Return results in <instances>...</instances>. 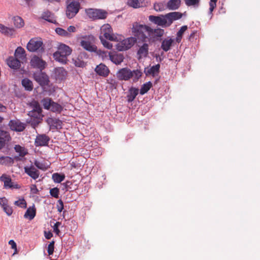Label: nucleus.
Listing matches in <instances>:
<instances>
[{
  "label": "nucleus",
  "instance_id": "obj_1",
  "mask_svg": "<svg viewBox=\"0 0 260 260\" xmlns=\"http://www.w3.org/2000/svg\"><path fill=\"white\" fill-rule=\"evenodd\" d=\"M132 34L142 42L147 40L154 42L159 40L165 34L164 29L159 27L152 28L150 26L137 22L133 23L131 28Z\"/></svg>",
  "mask_w": 260,
  "mask_h": 260
},
{
  "label": "nucleus",
  "instance_id": "obj_2",
  "mask_svg": "<svg viewBox=\"0 0 260 260\" xmlns=\"http://www.w3.org/2000/svg\"><path fill=\"white\" fill-rule=\"evenodd\" d=\"M182 16L181 13L173 12L165 15H150L148 18L149 20L154 24L166 28L170 26L174 21L180 19Z\"/></svg>",
  "mask_w": 260,
  "mask_h": 260
},
{
  "label": "nucleus",
  "instance_id": "obj_3",
  "mask_svg": "<svg viewBox=\"0 0 260 260\" xmlns=\"http://www.w3.org/2000/svg\"><path fill=\"white\" fill-rule=\"evenodd\" d=\"M30 106L32 109L28 113L30 117L28 122L32 126L35 127L41 122L43 116L42 114V110L39 103L37 101H32L30 103Z\"/></svg>",
  "mask_w": 260,
  "mask_h": 260
},
{
  "label": "nucleus",
  "instance_id": "obj_4",
  "mask_svg": "<svg viewBox=\"0 0 260 260\" xmlns=\"http://www.w3.org/2000/svg\"><path fill=\"white\" fill-rule=\"evenodd\" d=\"M142 72L139 70L132 71L127 68L120 69L116 73V77L119 80L128 81L133 77L134 81H137L142 76Z\"/></svg>",
  "mask_w": 260,
  "mask_h": 260
},
{
  "label": "nucleus",
  "instance_id": "obj_5",
  "mask_svg": "<svg viewBox=\"0 0 260 260\" xmlns=\"http://www.w3.org/2000/svg\"><path fill=\"white\" fill-rule=\"evenodd\" d=\"M43 45V43L41 38H34L28 42L26 48L29 52L43 51L44 50Z\"/></svg>",
  "mask_w": 260,
  "mask_h": 260
},
{
  "label": "nucleus",
  "instance_id": "obj_6",
  "mask_svg": "<svg viewBox=\"0 0 260 260\" xmlns=\"http://www.w3.org/2000/svg\"><path fill=\"white\" fill-rule=\"evenodd\" d=\"M137 39L138 38L134 36L123 40L116 45V49L119 51L127 50L134 45Z\"/></svg>",
  "mask_w": 260,
  "mask_h": 260
},
{
  "label": "nucleus",
  "instance_id": "obj_7",
  "mask_svg": "<svg viewBox=\"0 0 260 260\" xmlns=\"http://www.w3.org/2000/svg\"><path fill=\"white\" fill-rule=\"evenodd\" d=\"M80 8V4L78 1H72L68 2L66 12L67 17L69 19L75 17L78 13Z\"/></svg>",
  "mask_w": 260,
  "mask_h": 260
},
{
  "label": "nucleus",
  "instance_id": "obj_8",
  "mask_svg": "<svg viewBox=\"0 0 260 260\" xmlns=\"http://www.w3.org/2000/svg\"><path fill=\"white\" fill-rule=\"evenodd\" d=\"M101 36L111 41H116L117 37L113 33V30L109 24H104L101 28Z\"/></svg>",
  "mask_w": 260,
  "mask_h": 260
},
{
  "label": "nucleus",
  "instance_id": "obj_9",
  "mask_svg": "<svg viewBox=\"0 0 260 260\" xmlns=\"http://www.w3.org/2000/svg\"><path fill=\"white\" fill-rule=\"evenodd\" d=\"M87 16L93 19H105L107 17V12L103 10L88 9L86 10Z\"/></svg>",
  "mask_w": 260,
  "mask_h": 260
},
{
  "label": "nucleus",
  "instance_id": "obj_10",
  "mask_svg": "<svg viewBox=\"0 0 260 260\" xmlns=\"http://www.w3.org/2000/svg\"><path fill=\"white\" fill-rule=\"evenodd\" d=\"M83 38L84 40L80 42V45L88 51L95 52L97 48L91 42L94 40V37L92 36H89L88 37H85Z\"/></svg>",
  "mask_w": 260,
  "mask_h": 260
},
{
  "label": "nucleus",
  "instance_id": "obj_11",
  "mask_svg": "<svg viewBox=\"0 0 260 260\" xmlns=\"http://www.w3.org/2000/svg\"><path fill=\"white\" fill-rule=\"evenodd\" d=\"M35 80L42 86L47 85L49 82L47 75L42 72L36 73L34 74Z\"/></svg>",
  "mask_w": 260,
  "mask_h": 260
},
{
  "label": "nucleus",
  "instance_id": "obj_12",
  "mask_svg": "<svg viewBox=\"0 0 260 260\" xmlns=\"http://www.w3.org/2000/svg\"><path fill=\"white\" fill-rule=\"evenodd\" d=\"M50 138L46 134H39L35 141V145L37 147L46 146L48 145Z\"/></svg>",
  "mask_w": 260,
  "mask_h": 260
},
{
  "label": "nucleus",
  "instance_id": "obj_13",
  "mask_svg": "<svg viewBox=\"0 0 260 260\" xmlns=\"http://www.w3.org/2000/svg\"><path fill=\"white\" fill-rule=\"evenodd\" d=\"M30 63L34 68L39 69L40 70L45 68L46 62L41 57L34 55L31 58Z\"/></svg>",
  "mask_w": 260,
  "mask_h": 260
},
{
  "label": "nucleus",
  "instance_id": "obj_14",
  "mask_svg": "<svg viewBox=\"0 0 260 260\" xmlns=\"http://www.w3.org/2000/svg\"><path fill=\"white\" fill-rule=\"evenodd\" d=\"M9 126L11 130L19 132H22L25 128V124L18 119L11 120Z\"/></svg>",
  "mask_w": 260,
  "mask_h": 260
},
{
  "label": "nucleus",
  "instance_id": "obj_15",
  "mask_svg": "<svg viewBox=\"0 0 260 260\" xmlns=\"http://www.w3.org/2000/svg\"><path fill=\"white\" fill-rule=\"evenodd\" d=\"M11 139L10 134L6 131H2L0 133V150L5 147L7 143Z\"/></svg>",
  "mask_w": 260,
  "mask_h": 260
},
{
  "label": "nucleus",
  "instance_id": "obj_16",
  "mask_svg": "<svg viewBox=\"0 0 260 260\" xmlns=\"http://www.w3.org/2000/svg\"><path fill=\"white\" fill-rule=\"evenodd\" d=\"M0 32L8 37H13L16 34L14 28L6 26L2 23H0Z\"/></svg>",
  "mask_w": 260,
  "mask_h": 260
},
{
  "label": "nucleus",
  "instance_id": "obj_17",
  "mask_svg": "<svg viewBox=\"0 0 260 260\" xmlns=\"http://www.w3.org/2000/svg\"><path fill=\"white\" fill-rule=\"evenodd\" d=\"M95 71L99 75L103 77L107 76L110 72L108 67L103 63L97 66L95 69Z\"/></svg>",
  "mask_w": 260,
  "mask_h": 260
},
{
  "label": "nucleus",
  "instance_id": "obj_18",
  "mask_svg": "<svg viewBox=\"0 0 260 260\" xmlns=\"http://www.w3.org/2000/svg\"><path fill=\"white\" fill-rule=\"evenodd\" d=\"M41 18L52 23H56L54 14L49 10H46L42 13Z\"/></svg>",
  "mask_w": 260,
  "mask_h": 260
},
{
  "label": "nucleus",
  "instance_id": "obj_19",
  "mask_svg": "<svg viewBox=\"0 0 260 260\" xmlns=\"http://www.w3.org/2000/svg\"><path fill=\"white\" fill-rule=\"evenodd\" d=\"M25 173L34 179H37L39 176V172L34 166L25 167Z\"/></svg>",
  "mask_w": 260,
  "mask_h": 260
},
{
  "label": "nucleus",
  "instance_id": "obj_20",
  "mask_svg": "<svg viewBox=\"0 0 260 260\" xmlns=\"http://www.w3.org/2000/svg\"><path fill=\"white\" fill-rule=\"evenodd\" d=\"M9 67L13 69H19L21 66L20 60L16 57H10L7 60Z\"/></svg>",
  "mask_w": 260,
  "mask_h": 260
},
{
  "label": "nucleus",
  "instance_id": "obj_21",
  "mask_svg": "<svg viewBox=\"0 0 260 260\" xmlns=\"http://www.w3.org/2000/svg\"><path fill=\"white\" fill-rule=\"evenodd\" d=\"M56 52L67 57L71 54L72 49L68 46L63 44H61L59 45L58 50Z\"/></svg>",
  "mask_w": 260,
  "mask_h": 260
},
{
  "label": "nucleus",
  "instance_id": "obj_22",
  "mask_svg": "<svg viewBox=\"0 0 260 260\" xmlns=\"http://www.w3.org/2000/svg\"><path fill=\"white\" fill-rule=\"evenodd\" d=\"M139 93V89L135 87H131L129 89L128 94L126 96L127 101L128 103L132 102Z\"/></svg>",
  "mask_w": 260,
  "mask_h": 260
},
{
  "label": "nucleus",
  "instance_id": "obj_23",
  "mask_svg": "<svg viewBox=\"0 0 260 260\" xmlns=\"http://www.w3.org/2000/svg\"><path fill=\"white\" fill-rule=\"evenodd\" d=\"M180 4V0H170L167 3L166 7L170 10H176L179 8Z\"/></svg>",
  "mask_w": 260,
  "mask_h": 260
},
{
  "label": "nucleus",
  "instance_id": "obj_24",
  "mask_svg": "<svg viewBox=\"0 0 260 260\" xmlns=\"http://www.w3.org/2000/svg\"><path fill=\"white\" fill-rule=\"evenodd\" d=\"M0 180L4 182V185L5 188H12L13 182H12V179L9 176L5 174H3L0 177Z\"/></svg>",
  "mask_w": 260,
  "mask_h": 260
},
{
  "label": "nucleus",
  "instance_id": "obj_25",
  "mask_svg": "<svg viewBox=\"0 0 260 260\" xmlns=\"http://www.w3.org/2000/svg\"><path fill=\"white\" fill-rule=\"evenodd\" d=\"M36 214V209L34 205L32 207L27 208L26 211L25 212L24 217L25 218H28L30 220L34 219V218L35 217Z\"/></svg>",
  "mask_w": 260,
  "mask_h": 260
},
{
  "label": "nucleus",
  "instance_id": "obj_26",
  "mask_svg": "<svg viewBox=\"0 0 260 260\" xmlns=\"http://www.w3.org/2000/svg\"><path fill=\"white\" fill-rule=\"evenodd\" d=\"M14 55L20 60H23L26 58L25 51L22 47H18L15 50Z\"/></svg>",
  "mask_w": 260,
  "mask_h": 260
},
{
  "label": "nucleus",
  "instance_id": "obj_27",
  "mask_svg": "<svg viewBox=\"0 0 260 260\" xmlns=\"http://www.w3.org/2000/svg\"><path fill=\"white\" fill-rule=\"evenodd\" d=\"M160 65L159 64L153 66L149 69H145L144 72L146 75H151L154 76L155 75L158 73L159 71Z\"/></svg>",
  "mask_w": 260,
  "mask_h": 260
},
{
  "label": "nucleus",
  "instance_id": "obj_28",
  "mask_svg": "<svg viewBox=\"0 0 260 260\" xmlns=\"http://www.w3.org/2000/svg\"><path fill=\"white\" fill-rule=\"evenodd\" d=\"M148 45L147 43H144L137 52L139 58L146 57L148 54Z\"/></svg>",
  "mask_w": 260,
  "mask_h": 260
},
{
  "label": "nucleus",
  "instance_id": "obj_29",
  "mask_svg": "<svg viewBox=\"0 0 260 260\" xmlns=\"http://www.w3.org/2000/svg\"><path fill=\"white\" fill-rule=\"evenodd\" d=\"M173 42V40L171 38H166L161 42V49L167 52L170 49L171 46Z\"/></svg>",
  "mask_w": 260,
  "mask_h": 260
},
{
  "label": "nucleus",
  "instance_id": "obj_30",
  "mask_svg": "<svg viewBox=\"0 0 260 260\" xmlns=\"http://www.w3.org/2000/svg\"><path fill=\"white\" fill-rule=\"evenodd\" d=\"M110 59L112 62L116 64H120L123 62L124 57L121 54L110 55Z\"/></svg>",
  "mask_w": 260,
  "mask_h": 260
},
{
  "label": "nucleus",
  "instance_id": "obj_31",
  "mask_svg": "<svg viewBox=\"0 0 260 260\" xmlns=\"http://www.w3.org/2000/svg\"><path fill=\"white\" fill-rule=\"evenodd\" d=\"M21 83L25 89L27 91H31L33 89V84L31 80L28 78L22 80Z\"/></svg>",
  "mask_w": 260,
  "mask_h": 260
},
{
  "label": "nucleus",
  "instance_id": "obj_32",
  "mask_svg": "<svg viewBox=\"0 0 260 260\" xmlns=\"http://www.w3.org/2000/svg\"><path fill=\"white\" fill-rule=\"evenodd\" d=\"M14 150L19 153V156L20 157H24L28 153L27 150L19 145H16L14 146Z\"/></svg>",
  "mask_w": 260,
  "mask_h": 260
},
{
  "label": "nucleus",
  "instance_id": "obj_33",
  "mask_svg": "<svg viewBox=\"0 0 260 260\" xmlns=\"http://www.w3.org/2000/svg\"><path fill=\"white\" fill-rule=\"evenodd\" d=\"M13 23L15 26L20 28L24 25V22L23 19L18 16H14L13 18Z\"/></svg>",
  "mask_w": 260,
  "mask_h": 260
},
{
  "label": "nucleus",
  "instance_id": "obj_34",
  "mask_svg": "<svg viewBox=\"0 0 260 260\" xmlns=\"http://www.w3.org/2000/svg\"><path fill=\"white\" fill-rule=\"evenodd\" d=\"M53 57L55 60L63 64L66 63L67 61V56H64L63 55H62L57 52L54 53Z\"/></svg>",
  "mask_w": 260,
  "mask_h": 260
},
{
  "label": "nucleus",
  "instance_id": "obj_35",
  "mask_svg": "<svg viewBox=\"0 0 260 260\" xmlns=\"http://www.w3.org/2000/svg\"><path fill=\"white\" fill-rule=\"evenodd\" d=\"M52 178L55 183H60L65 178V175L63 174H59L58 173H55L52 174Z\"/></svg>",
  "mask_w": 260,
  "mask_h": 260
},
{
  "label": "nucleus",
  "instance_id": "obj_36",
  "mask_svg": "<svg viewBox=\"0 0 260 260\" xmlns=\"http://www.w3.org/2000/svg\"><path fill=\"white\" fill-rule=\"evenodd\" d=\"M34 165L38 169L43 171L46 170L48 168V165L45 162V161L36 160L34 161Z\"/></svg>",
  "mask_w": 260,
  "mask_h": 260
},
{
  "label": "nucleus",
  "instance_id": "obj_37",
  "mask_svg": "<svg viewBox=\"0 0 260 260\" xmlns=\"http://www.w3.org/2000/svg\"><path fill=\"white\" fill-rule=\"evenodd\" d=\"M166 5L164 2L155 3L154 4L153 8L157 12H161L166 10Z\"/></svg>",
  "mask_w": 260,
  "mask_h": 260
},
{
  "label": "nucleus",
  "instance_id": "obj_38",
  "mask_svg": "<svg viewBox=\"0 0 260 260\" xmlns=\"http://www.w3.org/2000/svg\"><path fill=\"white\" fill-rule=\"evenodd\" d=\"M187 26L186 25L182 26L179 31L177 32V37H176V42L178 43H180L181 41L182 36L184 32L187 30Z\"/></svg>",
  "mask_w": 260,
  "mask_h": 260
},
{
  "label": "nucleus",
  "instance_id": "obj_39",
  "mask_svg": "<svg viewBox=\"0 0 260 260\" xmlns=\"http://www.w3.org/2000/svg\"><path fill=\"white\" fill-rule=\"evenodd\" d=\"M50 109L53 112L60 113L63 109V107L59 104L53 101Z\"/></svg>",
  "mask_w": 260,
  "mask_h": 260
},
{
  "label": "nucleus",
  "instance_id": "obj_40",
  "mask_svg": "<svg viewBox=\"0 0 260 260\" xmlns=\"http://www.w3.org/2000/svg\"><path fill=\"white\" fill-rule=\"evenodd\" d=\"M152 86V83L150 82H147L145 84H144L140 91V93L141 95H143L146 92L148 91V90L150 89V88Z\"/></svg>",
  "mask_w": 260,
  "mask_h": 260
},
{
  "label": "nucleus",
  "instance_id": "obj_41",
  "mask_svg": "<svg viewBox=\"0 0 260 260\" xmlns=\"http://www.w3.org/2000/svg\"><path fill=\"white\" fill-rule=\"evenodd\" d=\"M127 4L129 7L135 9L142 7V3L139 0H127Z\"/></svg>",
  "mask_w": 260,
  "mask_h": 260
},
{
  "label": "nucleus",
  "instance_id": "obj_42",
  "mask_svg": "<svg viewBox=\"0 0 260 260\" xmlns=\"http://www.w3.org/2000/svg\"><path fill=\"white\" fill-rule=\"evenodd\" d=\"M13 159L9 156L0 157V164L7 165L8 164H13Z\"/></svg>",
  "mask_w": 260,
  "mask_h": 260
},
{
  "label": "nucleus",
  "instance_id": "obj_43",
  "mask_svg": "<svg viewBox=\"0 0 260 260\" xmlns=\"http://www.w3.org/2000/svg\"><path fill=\"white\" fill-rule=\"evenodd\" d=\"M52 102V100L49 98H44L41 101L44 108L47 110L50 109Z\"/></svg>",
  "mask_w": 260,
  "mask_h": 260
},
{
  "label": "nucleus",
  "instance_id": "obj_44",
  "mask_svg": "<svg viewBox=\"0 0 260 260\" xmlns=\"http://www.w3.org/2000/svg\"><path fill=\"white\" fill-rule=\"evenodd\" d=\"M14 204L15 205L22 208H26L27 206L26 202L23 198L16 201Z\"/></svg>",
  "mask_w": 260,
  "mask_h": 260
},
{
  "label": "nucleus",
  "instance_id": "obj_45",
  "mask_svg": "<svg viewBox=\"0 0 260 260\" xmlns=\"http://www.w3.org/2000/svg\"><path fill=\"white\" fill-rule=\"evenodd\" d=\"M55 31L58 35L60 36L66 37H70V34H69V32L67 30L63 29L61 28H56L55 29Z\"/></svg>",
  "mask_w": 260,
  "mask_h": 260
},
{
  "label": "nucleus",
  "instance_id": "obj_46",
  "mask_svg": "<svg viewBox=\"0 0 260 260\" xmlns=\"http://www.w3.org/2000/svg\"><path fill=\"white\" fill-rule=\"evenodd\" d=\"M100 39L103 46L108 49H111L112 48V44L107 41H106L102 36H100Z\"/></svg>",
  "mask_w": 260,
  "mask_h": 260
},
{
  "label": "nucleus",
  "instance_id": "obj_47",
  "mask_svg": "<svg viewBox=\"0 0 260 260\" xmlns=\"http://www.w3.org/2000/svg\"><path fill=\"white\" fill-rule=\"evenodd\" d=\"M59 190L57 187H54L50 190V195L56 199L59 198Z\"/></svg>",
  "mask_w": 260,
  "mask_h": 260
},
{
  "label": "nucleus",
  "instance_id": "obj_48",
  "mask_svg": "<svg viewBox=\"0 0 260 260\" xmlns=\"http://www.w3.org/2000/svg\"><path fill=\"white\" fill-rule=\"evenodd\" d=\"M184 2L187 6H198L199 5L200 0H184Z\"/></svg>",
  "mask_w": 260,
  "mask_h": 260
},
{
  "label": "nucleus",
  "instance_id": "obj_49",
  "mask_svg": "<svg viewBox=\"0 0 260 260\" xmlns=\"http://www.w3.org/2000/svg\"><path fill=\"white\" fill-rule=\"evenodd\" d=\"M2 208L6 214L9 216H11L13 212L12 207L9 206L8 204Z\"/></svg>",
  "mask_w": 260,
  "mask_h": 260
},
{
  "label": "nucleus",
  "instance_id": "obj_50",
  "mask_svg": "<svg viewBox=\"0 0 260 260\" xmlns=\"http://www.w3.org/2000/svg\"><path fill=\"white\" fill-rule=\"evenodd\" d=\"M54 241L51 242L48 246L47 252L49 255L53 254L54 249Z\"/></svg>",
  "mask_w": 260,
  "mask_h": 260
},
{
  "label": "nucleus",
  "instance_id": "obj_51",
  "mask_svg": "<svg viewBox=\"0 0 260 260\" xmlns=\"http://www.w3.org/2000/svg\"><path fill=\"white\" fill-rule=\"evenodd\" d=\"M74 63L75 65L78 67H83L85 66V63L79 58L75 60Z\"/></svg>",
  "mask_w": 260,
  "mask_h": 260
},
{
  "label": "nucleus",
  "instance_id": "obj_52",
  "mask_svg": "<svg viewBox=\"0 0 260 260\" xmlns=\"http://www.w3.org/2000/svg\"><path fill=\"white\" fill-rule=\"evenodd\" d=\"M108 83L111 85V87L116 88L117 86L118 82L114 79H109L107 80Z\"/></svg>",
  "mask_w": 260,
  "mask_h": 260
},
{
  "label": "nucleus",
  "instance_id": "obj_53",
  "mask_svg": "<svg viewBox=\"0 0 260 260\" xmlns=\"http://www.w3.org/2000/svg\"><path fill=\"white\" fill-rule=\"evenodd\" d=\"M217 1V0H210V4H209V5H210L209 10H210V13H212V11H213L214 8L216 7Z\"/></svg>",
  "mask_w": 260,
  "mask_h": 260
},
{
  "label": "nucleus",
  "instance_id": "obj_54",
  "mask_svg": "<svg viewBox=\"0 0 260 260\" xmlns=\"http://www.w3.org/2000/svg\"><path fill=\"white\" fill-rule=\"evenodd\" d=\"M63 203L61 200H59L57 201V209L59 212H61L63 209Z\"/></svg>",
  "mask_w": 260,
  "mask_h": 260
},
{
  "label": "nucleus",
  "instance_id": "obj_55",
  "mask_svg": "<svg viewBox=\"0 0 260 260\" xmlns=\"http://www.w3.org/2000/svg\"><path fill=\"white\" fill-rule=\"evenodd\" d=\"M8 204V200L5 197L0 198V205L2 208Z\"/></svg>",
  "mask_w": 260,
  "mask_h": 260
},
{
  "label": "nucleus",
  "instance_id": "obj_56",
  "mask_svg": "<svg viewBox=\"0 0 260 260\" xmlns=\"http://www.w3.org/2000/svg\"><path fill=\"white\" fill-rule=\"evenodd\" d=\"M61 224V223L60 222H56L54 226H53V230L54 232L57 235H59L60 233V231L58 229L59 226Z\"/></svg>",
  "mask_w": 260,
  "mask_h": 260
},
{
  "label": "nucleus",
  "instance_id": "obj_57",
  "mask_svg": "<svg viewBox=\"0 0 260 260\" xmlns=\"http://www.w3.org/2000/svg\"><path fill=\"white\" fill-rule=\"evenodd\" d=\"M30 189L31 193L32 194H37L39 192V190L35 184L31 185Z\"/></svg>",
  "mask_w": 260,
  "mask_h": 260
},
{
  "label": "nucleus",
  "instance_id": "obj_58",
  "mask_svg": "<svg viewBox=\"0 0 260 260\" xmlns=\"http://www.w3.org/2000/svg\"><path fill=\"white\" fill-rule=\"evenodd\" d=\"M26 5L28 7H33L36 4L35 0H24Z\"/></svg>",
  "mask_w": 260,
  "mask_h": 260
},
{
  "label": "nucleus",
  "instance_id": "obj_59",
  "mask_svg": "<svg viewBox=\"0 0 260 260\" xmlns=\"http://www.w3.org/2000/svg\"><path fill=\"white\" fill-rule=\"evenodd\" d=\"M61 73L62 74V77H61V79H62L63 77H65L66 76V72L63 68H59L57 70L56 73Z\"/></svg>",
  "mask_w": 260,
  "mask_h": 260
},
{
  "label": "nucleus",
  "instance_id": "obj_60",
  "mask_svg": "<svg viewBox=\"0 0 260 260\" xmlns=\"http://www.w3.org/2000/svg\"><path fill=\"white\" fill-rule=\"evenodd\" d=\"M9 244L11 246V248L13 249H15V251L17 250V245L16 243L13 240H11L9 241Z\"/></svg>",
  "mask_w": 260,
  "mask_h": 260
},
{
  "label": "nucleus",
  "instance_id": "obj_61",
  "mask_svg": "<svg viewBox=\"0 0 260 260\" xmlns=\"http://www.w3.org/2000/svg\"><path fill=\"white\" fill-rule=\"evenodd\" d=\"M53 236L51 232H45V237L47 239H50Z\"/></svg>",
  "mask_w": 260,
  "mask_h": 260
},
{
  "label": "nucleus",
  "instance_id": "obj_62",
  "mask_svg": "<svg viewBox=\"0 0 260 260\" xmlns=\"http://www.w3.org/2000/svg\"><path fill=\"white\" fill-rule=\"evenodd\" d=\"M69 32H75L76 31V28L74 26H70L68 28V30Z\"/></svg>",
  "mask_w": 260,
  "mask_h": 260
},
{
  "label": "nucleus",
  "instance_id": "obj_63",
  "mask_svg": "<svg viewBox=\"0 0 260 260\" xmlns=\"http://www.w3.org/2000/svg\"><path fill=\"white\" fill-rule=\"evenodd\" d=\"M49 2L52 3L53 2H57V3H60L61 2V0H47Z\"/></svg>",
  "mask_w": 260,
  "mask_h": 260
},
{
  "label": "nucleus",
  "instance_id": "obj_64",
  "mask_svg": "<svg viewBox=\"0 0 260 260\" xmlns=\"http://www.w3.org/2000/svg\"><path fill=\"white\" fill-rule=\"evenodd\" d=\"M12 188H20V186L18 184H16L15 185H13V187Z\"/></svg>",
  "mask_w": 260,
  "mask_h": 260
}]
</instances>
